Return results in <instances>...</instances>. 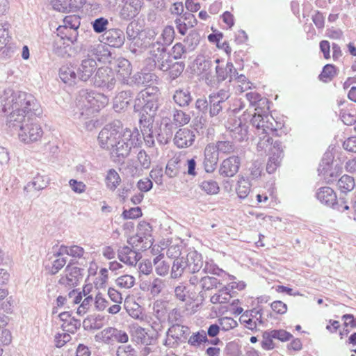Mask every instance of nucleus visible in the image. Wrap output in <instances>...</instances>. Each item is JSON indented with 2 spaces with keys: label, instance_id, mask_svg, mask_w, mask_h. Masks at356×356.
Returning <instances> with one entry per match:
<instances>
[{
  "label": "nucleus",
  "instance_id": "nucleus-15",
  "mask_svg": "<svg viewBox=\"0 0 356 356\" xmlns=\"http://www.w3.org/2000/svg\"><path fill=\"white\" fill-rule=\"evenodd\" d=\"M241 160L238 156H232L225 159L220 164L219 173L225 177H232L238 171Z\"/></svg>",
  "mask_w": 356,
  "mask_h": 356
},
{
  "label": "nucleus",
  "instance_id": "nucleus-21",
  "mask_svg": "<svg viewBox=\"0 0 356 356\" xmlns=\"http://www.w3.org/2000/svg\"><path fill=\"white\" fill-rule=\"evenodd\" d=\"M118 257L124 264L134 266L141 259V254L129 246H122L118 250Z\"/></svg>",
  "mask_w": 356,
  "mask_h": 356
},
{
  "label": "nucleus",
  "instance_id": "nucleus-24",
  "mask_svg": "<svg viewBox=\"0 0 356 356\" xmlns=\"http://www.w3.org/2000/svg\"><path fill=\"white\" fill-rule=\"evenodd\" d=\"M117 76L124 84H129V80L131 74L132 69L131 63L125 58L119 59L118 61Z\"/></svg>",
  "mask_w": 356,
  "mask_h": 356
},
{
  "label": "nucleus",
  "instance_id": "nucleus-27",
  "mask_svg": "<svg viewBox=\"0 0 356 356\" xmlns=\"http://www.w3.org/2000/svg\"><path fill=\"white\" fill-rule=\"evenodd\" d=\"M165 286V281L157 277L154 278L152 282H143L140 284L141 290L149 292L153 296H158Z\"/></svg>",
  "mask_w": 356,
  "mask_h": 356
},
{
  "label": "nucleus",
  "instance_id": "nucleus-49",
  "mask_svg": "<svg viewBox=\"0 0 356 356\" xmlns=\"http://www.w3.org/2000/svg\"><path fill=\"white\" fill-rule=\"evenodd\" d=\"M184 64L182 62H175L174 63H170L169 75L172 79L177 78L184 70Z\"/></svg>",
  "mask_w": 356,
  "mask_h": 356
},
{
  "label": "nucleus",
  "instance_id": "nucleus-26",
  "mask_svg": "<svg viewBox=\"0 0 356 356\" xmlns=\"http://www.w3.org/2000/svg\"><path fill=\"white\" fill-rule=\"evenodd\" d=\"M195 63L197 72L204 74L205 79L209 81V79L212 77L211 70L215 63L214 61L213 62L210 58H206L204 56H199L196 58Z\"/></svg>",
  "mask_w": 356,
  "mask_h": 356
},
{
  "label": "nucleus",
  "instance_id": "nucleus-22",
  "mask_svg": "<svg viewBox=\"0 0 356 356\" xmlns=\"http://www.w3.org/2000/svg\"><path fill=\"white\" fill-rule=\"evenodd\" d=\"M230 136L236 141H243L248 138V129L240 119L234 120V123L228 127Z\"/></svg>",
  "mask_w": 356,
  "mask_h": 356
},
{
  "label": "nucleus",
  "instance_id": "nucleus-38",
  "mask_svg": "<svg viewBox=\"0 0 356 356\" xmlns=\"http://www.w3.org/2000/svg\"><path fill=\"white\" fill-rule=\"evenodd\" d=\"M124 170L126 175L131 177H139L142 175L143 172V168L133 160L127 161Z\"/></svg>",
  "mask_w": 356,
  "mask_h": 356
},
{
  "label": "nucleus",
  "instance_id": "nucleus-16",
  "mask_svg": "<svg viewBox=\"0 0 356 356\" xmlns=\"http://www.w3.org/2000/svg\"><path fill=\"white\" fill-rule=\"evenodd\" d=\"M80 26V18L75 15L66 16L63 19V24L57 29V32L63 33V31L69 30L71 33L68 35L72 41H76L78 37L77 29Z\"/></svg>",
  "mask_w": 356,
  "mask_h": 356
},
{
  "label": "nucleus",
  "instance_id": "nucleus-50",
  "mask_svg": "<svg viewBox=\"0 0 356 356\" xmlns=\"http://www.w3.org/2000/svg\"><path fill=\"white\" fill-rule=\"evenodd\" d=\"M83 327L86 330H99L102 327V324L98 322L97 317L89 316L83 320Z\"/></svg>",
  "mask_w": 356,
  "mask_h": 356
},
{
  "label": "nucleus",
  "instance_id": "nucleus-40",
  "mask_svg": "<svg viewBox=\"0 0 356 356\" xmlns=\"http://www.w3.org/2000/svg\"><path fill=\"white\" fill-rule=\"evenodd\" d=\"M154 264L156 273L160 276H165L169 272L170 266L165 261L162 260L161 255L154 259Z\"/></svg>",
  "mask_w": 356,
  "mask_h": 356
},
{
  "label": "nucleus",
  "instance_id": "nucleus-1",
  "mask_svg": "<svg viewBox=\"0 0 356 356\" xmlns=\"http://www.w3.org/2000/svg\"><path fill=\"white\" fill-rule=\"evenodd\" d=\"M1 107L4 112L10 111L6 120V131L17 136L28 118L42 114L40 104L33 95L10 88L5 89L1 95Z\"/></svg>",
  "mask_w": 356,
  "mask_h": 356
},
{
  "label": "nucleus",
  "instance_id": "nucleus-55",
  "mask_svg": "<svg viewBox=\"0 0 356 356\" xmlns=\"http://www.w3.org/2000/svg\"><path fill=\"white\" fill-rule=\"evenodd\" d=\"M274 336L272 331H266L263 334V340L261 341V346L265 350H272L274 348L275 345L273 343Z\"/></svg>",
  "mask_w": 356,
  "mask_h": 356
},
{
  "label": "nucleus",
  "instance_id": "nucleus-37",
  "mask_svg": "<svg viewBox=\"0 0 356 356\" xmlns=\"http://www.w3.org/2000/svg\"><path fill=\"white\" fill-rule=\"evenodd\" d=\"M337 186L342 193L351 191L355 187V179L350 175H344L339 179Z\"/></svg>",
  "mask_w": 356,
  "mask_h": 356
},
{
  "label": "nucleus",
  "instance_id": "nucleus-47",
  "mask_svg": "<svg viewBox=\"0 0 356 356\" xmlns=\"http://www.w3.org/2000/svg\"><path fill=\"white\" fill-rule=\"evenodd\" d=\"M69 49H71V47L69 44H65L64 40L59 39L58 40L55 41L54 51L58 56L65 57L66 55L69 54Z\"/></svg>",
  "mask_w": 356,
  "mask_h": 356
},
{
  "label": "nucleus",
  "instance_id": "nucleus-3",
  "mask_svg": "<svg viewBox=\"0 0 356 356\" xmlns=\"http://www.w3.org/2000/svg\"><path fill=\"white\" fill-rule=\"evenodd\" d=\"M108 103V97L102 93L81 90L76 97V106L79 111V118H89L98 113Z\"/></svg>",
  "mask_w": 356,
  "mask_h": 356
},
{
  "label": "nucleus",
  "instance_id": "nucleus-35",
  "mask_svg": "<svg viewBox=\"0 0 356 356\" xmlns=\"http://www.w3.org/2000/svg\"><path fill=\"white\" fill-rule=\"evenodd\" d=\"M185 270H188L187 261L185 258L181 257L175 259L171 269V277L173 279L180 277Z\"/></svg>",
  "mask_w": 356,
  "mask_h": 356
},
{
  "label": "nucleus",
  "instance_id": "nucleus-62",
  "mask_svg": "<svg viewBox=\"0 0 356 356\" xmlns=\"http://www.w3.org/2000/svg\"><path fill=\"white\" fill-rule=\"evenodd\" d=\"M282 159L279 156H270L266 165V171L269 173H273L280 165Z\"/></svg>",
  "mask_w": 356,
  "mask_h": 356
},
{
  "label": "nucleus",
  "instance_id": "nucleus-2",
  "mask_svg": "<svg viewBox=\"0 0 356 356\" xmlns=\"http://www.w3.org/2000/svg\"><path fill=\"white\" fill-rule=\"evenodd\" d=\"M98 141L101 147L109 150L113 157L120 159L129 154L133 146L139 144L140 135L136 128H126L122 131L121 122L114 121L101 130Z\"/></svg>",
  "mask_w": 356,
  "mask_h": 356
},
{
  "label": "nucleus",
  "instance_id": "nucleus-43",
  "mask_svg": "<svg viewBox=\"0 0 356 356\" xmlns=\"http://www.w3.org/2000/svg\"><path fill=\"white\" fill-rule=\"evenodd\" d=\"M120 181L121 179L118 173L115 170H110L106 177L107 186L111 190H115Z\"/></svg>",
  "mask_w": 356,
  "mask_h": 356
},
{
  "label": "nucleus",
  "instance_id": "nucleus-12",
  "mask_svg": "<svg viewBox=\"0 0 356 356\" xmlns=\"http://www.w3.org/2000/svg\"><path fill=\"white\" fill-rule=\"evenodd\" d=\"M173 123L168 122L169 119H163L161 124L165 123V131L166 134L165 143L172 134L173 124L181 127L187 124L191 120V116L181 110L175 108L172 114Z\"/></svg>",
  "mask_w": 356,
  "mask_h": 356
},
{
  "label": "nucleus",
  "instance_id": "nucleus-7",
  "mask_svg": "<svg viewBox=\"0 0 356 356\" xmlns=\"http://www.w3.org/2000/svg\"><path fill=\"white\" fill-rule=\"evenodd\" d=\"M42 135L43 131L40 125L33 120V117H30L19 132L18 138L20 141L29 144L39 140Z\"/></svg>",
  "mask_w": 356,
  "mask_h": 356
},
{
  "label": "nucleus",
  "instance_id": "nucleus-10",
  "mask_svg": "<svg viewBox=\"0 0 356 356\" xmlns=\"http://www.w3.org/2000/svg\"><path fill=\"white\" fill-rule=\"evenodd\" d=\"M83 269L67 265L65 269L64 275H61L58 283L65 287H74L79 284L82 280Z\"/></svg>",
  "mask_w": 356,
  "mask_h": 356
},
{
  "label": "nucleus",
  "instance_id": "nucleus-17",
  "mask_svg": "<svg viewBox=\"0 0 356 356\" xmlns=\"http://www.w3.org/2000/svg\"><path fill=\"white\" fill-rule=\"evenodd\" d=\"M219 153L214 147V143L207 145L204 149V167L207 172H212L216 168Z\"/></svg>",
  "mask_w": 356,
  "mask_h": 356
},
{
  "label": "nucleus",
  "instance_id": "nucleus-4",
  "mask_svg": "<svg viewBox=\"0 0 356 356\" xmlns=\"http://www.w3.org/2000/svg\"><path fill=\"white\" fill-rule=\"evenodd\" d=\"M149 48L148 59L153 63L151 67L157 66L160 70L167 72L170 63H172V60L170 55L167 52L165 45L157 40L149 44Z\"/></svg>",
  "mask_w": 356,
  "mask_h": 356
},
{
  "label": "nucleus",
  "instance_id": "nucleus-42",
  "mask_svg": "<svg viewBox=\"0 0 356 356\" xmlns=\"http://www.w3.org/2000/svg\"><path fill=\"white\" fill-rule=\"evenodd\" d=\"M175 36V29L172 25L165 26L161 33V38L163 41V45H170Z\"/></svg>",
  "mask_w": 356,
  "mask_h": 356
},
{
  "label": "nucleus",
  "instance_id": "nucleus-60",
  "mask_svg": "<svg viewBox=\"0 0 356 356\" xmlns=\"http://www.w3.org/2000/svg\"><path fill=\"white\" fill-rule=\"evenodd\" d=\"M116 355L137 356V352L131 345H122L118 348Z\"/></svg>",
  "mask_w": 356,
  "mask_h": 356
},
{
  "label": "nucleus",
  "instance_id": "nucleus-59",
  "mask_svg": "<svg viewBox=\"0 0 356 356\" xmlns=\"http://www.w3.org/2000/svg\"><path fill=\"white\" fill-rule=\"evenodd\" d=\"M113 332H115L114 327H106L97 334L95 338L102 341L104 343H109V341L113 339Z\"/></svg>",
  "mask_w": 356,
  "mask_h": 356
},
{
  "label": "nucleus",
  "instance_id": "nucleus-5",
  "mask_svg": "<svg viewBox=\"0 0 356 356\" xmlns=\"http://www.w3.org/2000/svg\"><path fill=\"white\" fill-rule=\"evenodd\" d=\"M154 88H146L138 95L134 104L136 111L142 110L144 113L152 118L158 108V98L152 91Z\"/></svg>",
  "mask_w": 356,
  "mask_h": 356
},
{
  "label": "nucleus",
  "instance_id": "nucleus-18",
  "mask_svg": "<svg viewBox=\"0 0 356 356\" xmlns=\"http://www.w3.org/2000/svg\"><path fill=\"white\" fill-rule=\"evenodd\" d=\"M214 63L216 64L214 69L217 81L220 82L229 78V81H232L233 80V73L236 72V69L232 63L227 62L224 65L218 58H216Z\"/></svg>",
  "mask_w": 356,
  "mask_h": 356
},
{
  "label": "nucleus",
  "instance_id": "nucleus-58",
  "mask_svg": "<svg viewBox=\"0 0 356 356\" xmlns=\"http://www.w3.org/2000/svg\"><path fill=\"white\" fill-rule=\"evenodd\" d=\"M219 325L222 330L228 331L236 327L237 322L231 317H223L218 320Z\"/></svg>",
  "mask_w": 356,
  "mask_h": 356
},
{
  "label": "nucleus",
  "instance_id": "nucleus-41",
  "mask_svg": "<svg viewBox=\"0 0 356 356\" xmlns=\"http://www.w3.org/2000/svg\"><path fill=\"white\" fill-rule=\"evenodd\" d=\"M135 277L131 275H123L115 280V284L118 286L124 289H130L134 286Z\"/></svg>",
  "mask_w": 356,
  "mask_h": 356
},
{
  "label": "nucleus",
  "instance_id": "nucleus-29",
  "mask_svg": "<svg viewBox=\"0 0 356 356\" xmlns=\"http://www.w3.org/2000/svg\"><path fill=\"white\" fill-rule=\"evenodd\" d=\"M131 101V92L130 91H122L118 93L113 101V108L117 112H120L127 108Z\"/></svg>",
  "mask_w": 356,
  "mask_h": 356
},
{
  "label": "nucleus",
  "instance_id": "nucleus-32",
  "mask_svg": "<svg viewBox=\"0 0 356 356\" xmlns=\"http://www.w3.org/2000/svg\"><path fill=\"white\" fill-rule=\"evenodd\" d=\"M49 181L47 176L37 173L32 181L24 187V191H27L30 187H32L35 191L42 190L48 186Z\"/></svg>",
  "mask_w": 356,
  "mask_h": 356
},
{
  "label": "nucleus",
  "instance_id": "nucleus-30",
  "mask_svg": "<svg viewBox=\"0 0 356 356\" xmlns=\"http://www.w3.org/2000/svg\"><path fill=\"white\" fill-rule=\"evenodd\" d=\"M85 250L83 248L78 245L65 246L60 245L58 250L55 252L54 255L56 257L67 254L74 258H81L83 257Z\"/></svg>",
  "mask_w": 356,
  "mask_h": 356
},
{
  "label": "nucleus",
  "instance_id": "nucleus-46",
  "mask_svg": "<svg viewBox=\"0 0 356 356\" xmlns=\"http://www.w3.org/2000/svg\"><path fill=\"white\" fill-rule=\"evenodd\" d=\"M91 24L95 33H104L105 31H108L107 27L109 24V22L106 18L99 17L92 22Z\"/></svg>",
  "mask_w": 356,
  "mask_h": 356
},
{
  "label": "nucleus",
  "instance_id": "nucleus-19",
  "mask_svg": "<svg viewBox=\"0 0 356 356\" xmlns=\"http://www.w3.org/2000/svg\"><path fill=\"white\" fill-rule=\"evenodd\" d=\"M195 139L194 132L188 129H179L174 137V143L179 148H186L191 146Z\"/></svg>",
  "mask_w": 356,
  "mask_h": 356
},
{
  "label": "nucleus",
  "instance_id": "nucleus-33",
  "mask_svg": "<svg viewBox=\"0 0 356 356\" xmlns=\"http://www.w3.org/2000/svg\"><path fill=\"white\" fill-rule=\"evenodd\" d=\"M168 331L172 335L174 339L181 342L187 339L189 328L180 324H174L169 327Z\"/></svg>",
  "mask_w": 356,
  "mask_h": 356
},
{
  "label": "nucleus",
  "instance_id": "nucleus-25",
  "mask_svg": "<svg viewBox=\"0 0 356 356\" xmlns=\"http://www.w3.org/2000/svg\"><path fill=\"white\" fill-rule=\"evenodd\" d=\"M187 261L188 271L193 275L199 272L203 266L202 256L197 251H191L188 252L185 258Z\"/></svg>",
  "mask_w": 356,
  "mask_h": 356
},
{
  "label": "nucleus",
  "instance_id": "nucleus-23",
  "mask_svg": "<svg viewBox=\"0 0 356 356\" xmlns=\"http://www.w3.org/2000/svg\"><path fill=\"white\" fill-rule=\"evenodd\" d=\"M96 69L97 63L95 59L88 58L83 60L78 70L79 79L81 81H86L90 78Z\"/></svg>",
  "mask_w": 356,
  "mask_h": 356
},
{
  "label": "nucleus",
  "instance_id": "nucleus-9",
  "mask_svg": "<svg viewBox=\"0 0 356 356\" xmlns=\"http://www.w3.org/2000/svg\"><path fill=\"white\" fill-rule=\"evenodd\" d=\"M151 227L147 223L140 224L139 229L135 236L130 238L128 243L132 246L138 247L139 243L143 245L139 249H147L151 247L152 242L150 232Z\"/></svg>",
  "mask_w": 356,
  "mask_h": 356
},
{
  "label": "nucleus",
  "instance_id": "nucleus-13",
  "mask_svg": "<svg viewBox=\"0 0 356 356\" xmlns=\"http://www.w3.org/2000/svg\"><path fill=\"white\" fill-rule=\"evenodd\" d=\"M142 0H126L120 6L119 17L125 21L134 18L142 7Z\"/></svg>",
  "mask_w": 356,
  "mask_h": 356
},
{
  "label": "nucleus",
  "instance_id": "nucleus-45",
  "mask_svg": "<svg viewBox=\"0 0 356 356\" xmlns=\"http://www.w3.org/2000/svg\"><path fill=\"white\" fill-rule=\"evenodd\" d=\"M250 191V184L248 180L241 178L238 181L236 193L240 198H245Z\"/></svg>",
  "mask_w": 356,
  "mask_h": 356
},
{
  "label": "nucleus",
  "instance_id": "nucleus-54",
  "mask_svg": "<svg viewBox=\"0 0 356 356\" xmlns=\"http://www.w3.org/2000/svg\"><path fill=\"white\" fill-rule=\"evenodd\" d=\"M137 159L140 163L139 166L143 168V170L149 168L151 165V159L145 150H140L138 153Z\"/></svg>",
  "mask_w": 356,
  "mask_h": 356
},
{
  "label": "nucleus",
  "instance_id": "nucleus-56",
  "mask_svg": "<svg viewBox=\"0 0 356 356\" xmlns=\"http://www.w3.org/2000/svg\"><path fill=\"white\" fill-rule=\"evenodd\" d=\"M262 163L260 161H254L252 163L250 170V177L252 179H256L259 177L262 172Z\"/></svg>",
  "mask_w": 356,
  "mask_h": 356
},
{
  "label": "nucleus",
  "instance_id": "nucleus-11",
  "mask_svg": "<svg viewBox=\"0 0 356 356\" xmlns=\"http://www.w3.org/2000/svg\"><path fill=\"white\" fill-rule=\"evenodd\" d=\"M189 282L191 285L197 286L200 285V288L202 289L199 292L201 296H203L202 291H209L213 289L218 288L221 285L220 282L214 277L208 275H192L189 278Z\"/></svg>",
  "mask_w": 356,
  "mask_h": 356
},
{
  "label": "nucleus",
  "instance_id": "nucleus-31",
  "mask_svg": "<svg viewBox=\"0 0 356 356\" xmlns=\"http://www.w3.org/2000/svg\"><path fill=\"white\" fill-rule=\"evenodd\" d=\"M193 98L188 89L176 90L173 95L174 102L180 107L188 106Z\"/></svg>",
  "mask_w": 356,
  "mask_h": 356
},
{
  "label": "nucleus",
  "instance_id": "nucleus-61",
  "mask_svg": "<svg viewBox=\"0 0 356 356\" xmlns=\"http://www.w3.org/2000/svg\"><path fill=\"white\" fill-rule=\"evenodd\" d=\"M138 189L142 193L149 191L153 187L152 181L149 178L140 179L136 184Z\"/></svg>",
  "mask_w": 356,
  "mask_h": 356
},
{
  "label": "nucleus",
  "instance_id": "nucleus-20",
  "mask_svg": "<svg viewBox=\"0 0 356 356\" xmlns=\"http://www.w3.org/2000/svg\"><path fill=\"white\" fill-rule=\"evenodd\" d=\"M316 197L322 204L341 211L337 202V195L330 187L320 188L316 193Z\"/></svg>",
  "mask_w": 356,
  "mask_h": 356
},
{
  "label": "nucleus",
  "instance_id": "nucleus-6",
  "mask_svg": "<svg viewBox=\"0 0 356 356\" xmlns=\"http://www.w3.org/2000/svg\"><path fill=\"white\" fill-rule=\"evenodd\" d=\"M251 124L255 127L256 133L274 134L282 128V123L276 121L271 115L254 113L251 119Z\"/></svg>",
  "mask_w": 356,
  "mask_h": 356
},
{
  "label": "nucleus",
  "instance_id": "nucleus-57",
  "mask_svg": "<svg viewBox=\"0 0 356 356\" xmlns=\"http://www.w3.org/2000/svg\"><path fill=\"white\" fill-rule=\"evenodd\" d=\"M230 92L228 89H220L216 92H213L209 95V99L218 100L219 103L225 104V101L229 97Z\"/></svg>",
  "mask_w": 356,
  "mask_h": 356
},
{
  "label": "nucleus",
  "instance_id": "nucleus-64",
  "mask_svg": "<svg viewBox=\"0 0 356 356\" xmlns=\"http://www.w3.org/2000/svg\"><path fill=\"white\" fill-rule=\"evenodd\" d=\"M71 340V336L68 332L58 333L55 336V344L58 348L63 347L67 342Z\"/></svg>",
  "mask_w": 356,
  "mask_h": 356
},
{
  "label": "nucleus",
  "instance_id": "nucleus-36",
  "mask_svg": "<svg viewBox=\"0 0 356 356\" xmlns=\"http://www.w3.org/2000/svg\"><path fill=\"white\" fill-rule=\"evenodd\" d=\"M214 147L219 154H230L235 152L236 146L234 143L228 140H218L214 144Z\"/></svg>",
  "mask_w": 356,
  "mask_h": 356
},
{
  "label": "nucleus",
  "instance_id": "nucleus-8",
  "mask_svg": "<svg viewBox=\"0 0 356 356\" xmlns=\"http://www.w3.org/2000/svg\"><path fill=\"white\" fill-rule=\"evenodd\" d=\"M93 79L94 85L95 86L102 88L108 90H112L116 83L115 73L113 70L108 67H99Z\"/></svg>",
  "mask_w": 356,
  "mask_h": 356
},
{
  "label": "nucleus",
  "instance_id": "nucleus-51",
  "mask_svg": "<svg viewBox=\"0 0 356 356\" xmlns=\"http://www.w3.org/2000/svg\"><path fill=\"white\" fill-rule=\"evenodd\" d=\"M81 323L79 321L74 319V318H70L69 321L65 323H63L61 327L63 332H68L69 334L74 333L78 328H79Z\"/></svg>",
  "mask_w": 356,
  "mask_h": 356
},
{
  "label": "nucleus",
  "instance_id": "nucleus-44",
  "mask_svg": "<svg viewBox=\"0 0 356 356\" xmlns=\"http://www.w3.org/2000/svg\"><path fill=\"white\" fill-rule=\"evenodd\" d=\"M88 53L95 56V59L100 61L103 56L107 55V51L105 49V46L102 44H97L95 45H91L88 49Z\"/></svg>",
  "mask_w": 356,
  "mask_h": 356
},
{
  "label": "nucleus",
  "instance_id": "nucleus-34",
  "mask_svg": "<svg viewBox=\"0 0 356 356\" xmlns=\"http://www.w3.org/2000/svg\"><path fill=\"white\" fill-rule=\"evenodd\" d=\"M259 140L257 144V149L258 151H269V149L271 148L272 145V136H277V133L274 134H261L256 133L255 134Z\"/></svg>",
  "mask_w": 356,
  "mask_h": 356
},
{
  "label": "nucleus",
  "instance_id": "nucleus-39",
  "mask_svg": "<svg viewBox=\"0 0 356 356\" xmlns=\"http://www.w3.org/2000/svg\"><path fill=\"white\" fill-rule=\"evenodd\" d=\"M199 186L202 191L209 195L217 194L220 189L218 184L213 179L204 180Z\"/></svg>",
  "mask_w": 356,
  "mask_h": 356
},
{
  "label": "nucleus",
  "instance_id": "nucleus-48",
  "mask_svg": "<svg viewBox=\"0 0 356 356\" xmlns=\"http://www.w3.org/2000/svg\"><path fill=\"white\" fill-rule=\"evenodd\" d=\"M336 75V68L333 65L327 64L324 66L323 71L319 75L320 80L327 82L330 81Z\"/></svg>",
  "mask_w": 356,
  "mask_h": 356
},
{
  "label": "nucleus",
  "instance_id": "nucleus-28",
  "mask_svg": "<svg viewBox=\"0 0 356 356\" xmlns=\"http://www.w3.org/2000/svg\"><path fill=\"white\" fill-rule=\"evenodd\" d=\"M59 77L63 83L69 86L74 84L78 77L76 67L73 65H63L59 70Z\"/></svg>",
  "mask_w": 356,
  "mask_h": 356
},
{
  "label": "nucleus",
  "instance_id": "nucleus-52",
  "mask_svg": "<svg viewBox=\"0 0 356 356\" xmlns=\"http://www.w3.org/2000/svg\"><path fill=\"white\" fill-rule=\"evenodd\" d=\"M207 341V334L204 331L197 332L190 337L188 343L192 346H199L202 343Z\"/></svg>",
  "mask_w": 356,
  "mask_h": 356
},
{
  "label": "nucleus",
  "instance_id": "nucleus-63",
  "mask_svg": "<svg viewBox=\"0 0 356 356\" xmlns=\"http://www.w3.org/2000/svg\"><path fill=\"white\" fill-rule=\"evenodd\" d=\"M69 185L71 189L78 194H81L86 190V185L83 181H79L76 179H70L69 181Z\"/></svg>",
  "mask_w": 356,
  "mask_h": 356
},
{
  "label": "nucleus",
  "instance_id": "nucleus-53",
  "mask_svg": "<svg viewBox=\"0 0 356 356\" xmlns=\"http://www.w3.org/2000/svg\"><path fill=\"white\" fill-rule=\"evenodd\" d=\"M179 161L177 159H172L168 161L165 173V175L170 177L172 178L177 176L179 173V167L177 166Z\"/></svg>",
  "mask_w": 356,
  "mask_h": 356
},
{
  "label": "nucleus",
  "instance_id": "nucleus-14",
  "mask_svg": "<svg viewBox=\"0 0 356 356\" xmlns=\"http://www.w3.org/2000/svg\"><path fill=\"white\" fill-rule=\"evenodd\" d=\"M102 41L111 47L120 48L125 40L124 32L119 29H111L105 31L102 35Z\"/></svg>",
  "mask_w": 356,
  "mask_h": 356
}]
</instances>
